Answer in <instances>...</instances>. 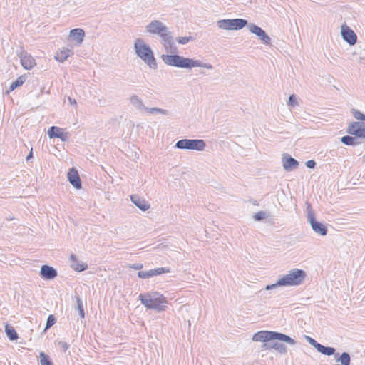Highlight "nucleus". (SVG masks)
<instances>
[{
	"instance_id": "obj_1",
	"label": "nucleus",
	"mask_w": 365,
	"mask_h": 365,
	"mask_svg": "<svg viewBox=\"0 0 365 365\" xmlns=\"http://www.w3.org/2000/svg\"><path fill=\"white\" fill-rule=\"evenodd\" d=\"M163 62L169 66L177 67L185 69H192L195 67H202L208 70L213 69L212 64L204 63L201 61L185 58L178 54H163L161 55Z\"/></svg>"
},
{
	"instance_id": "obj_2",
	"label": "nucleus",
	"mask_w": 365,
	"mask_h": 365,
	"mask_svg": "<svg viewBox=\"0 0 365 365\" xmlns=\"http://www.w3.org/2000/svg\"><path fill=\"white\" fill-rule=\"evenodd\" d=\"M133 49L137 57L142 60L150 69L155 70L158 68L153 51L144 39L141 38H136L133 43Z\"/></svg>"
},
{
	"instance_id": "obj_3",
	"label": "nucleus",
	"mask_w": 365,
	"mask_h": 365,
	"mask_svg": "<svg viewBox=\"0 0 365 365\" xmlns=\"http://www.w3.org/2000/svg\"><path fill=\"white\" fill-rule=\"evenodd\" d=\"M305 277L306 273L304 270L293 269L281 277L276 283L267 285L265 289L272 290L279 287L298 286L302 284Z\"/></svg>"
},
{
	"instance_id": "obj_4",
	"label": "nucleus",
	"mask_w": 365,
	"mask_h": 365,
	"mask_svg": "<svg viewBox=\"0 0 365 365\" xmlns=\"http://www.w3.org/2000/svg\"><path fill=\"white\" fill-rule=\"evenodd\" d=\"M138 298L147 309H154L157 312L164 311L168 303L167 299L157 292L140 294Z\"/></svg>"
},
{
	"instance_id": "obj_5",
	"label": "nucleus",
	"mask_w": 365,
	"mask_h": 365,
	"mask_svg": "<svg viewBox=\"0 0 365 365\" xmlns=\"http://www.w3.org/2000/svg\"><path fill=\"white\" fill-rule=\"evenodd\" d=\"M271 340H279L284 341L289 345H294L296 344L294 339L290 336L276 331H260L255 333L252 337V341H254L266 342Z\"/></svg>"
},
{
	"instance_id": "obj_6",
	"label": "nucleus",
	"mask_w": 365,
	"mask_h": 365,
	"mask_svg": "<svg viewBox=\"0 0 365 365\" xmlns=\"http://www.w3.org/2000/svg\"><path fill=\"white\" fill-rule=\"evenodd\" d=\"M170 31L161 21L154 19L145 26V32L150 35L158 36L161 38Z\"/></svg>"
},
{
	"instance_id": "obj_7",
	"label": "nucleus",
	"mask_w": 365,
	"mask_h": 365,
	"mask_svg": "<svg viewBox=\"0 0 365 365\" xmlns=\"http://www.w3.org/2000/svg\"><path fill=\"white\" fill-rule=\"evenodd\" d=\"M206 146L202 139H182L176 142L175 147L181 150L202 151Z\"/></svg>"
},
{
	"instance_id": "obj_8",
	"label": "nucleus",
	"mask_w": 365,
	"mask_h": 365,
	"mask_svg": "<svg viewBox=\"0 0 365 365\" xmlns=\"http://www.w3.org/2000/svg\"><path fill=\"white\" fill-rule=\"evenodd\" d=\"M307 217L308 222L311 225L312 229L315 233L319 234L322 236H324L327 235V227L322 223L315 220L314 214L310 205H308L307 207Z\"/></svg>"
},
{
	"instance_id": "obj_9",
	"label": "nucleus",
	"mask_w": 365,
	"mask_h": 365,
	"mask_svg": "<svg viewBox=\"0 0 365 365\" xmlns=\"http://www.w3.org/2000/svg\"><path fill=\"white\" fill-rule=\"evenodd\" d=\"M347 133L365 140V123L363 122H352L347 128Z\"/></svg>"
},
{
	"instance_id": "obj_10",
	"label": "nucleus",
	"mask_w": 365,
	"mask_h": 365,
	"mask_svg": "<svg viewBox=\"0 0 365 365\" xmlns=\"http://www.w3.org/2000/svg\"><path fill=\"white\" fill-rule=\"evenodd\" d=\"M341 34L343 39L349 45L352 46L356 43L357 36L354 31L348 26L344 24L341 27Z\"/></svg>"
},
{
	"instance_id": "obj_11",
	"label": "nucleus",
	"mask_w": 365,
	"mask_h": 365,
	"mask_svg": "<svg viewBox=\"0 0 365 365\" xmlns=\"http://www.w3.org/2000/svg\"><path fill=\"white\" fill-rule=\"evenodd\" d=\"M160 42L163 44L166 53H176L177 48L175 46L173 38L171 31L160 38Z\"/></svg>"
},
{
	"instance_id": "obj_12",
	"label": "nucleus",
	"mask_w": 365,
	"mask_h": 365,
	"mask_svg": "<svg viewBox=\"0 0 365 365\" xmlns=\"http://www.w3.org/2000/svg\"><path fill=\"white\" fill-rule=\"evenodd\" d=\"M48 135L50 138H58L62 141H67L69 138L68 133L63 132L62 128L58 127L52 126L48 131Z\"/></svg>"
},
{
	"instance_id": "obj_13",
	"label": "nucleus",
	"mask_w": 365,
	"mask_h": 365,
	"mask_svg": "<svg viewBox=\"0 0 365 365\" xmlns=\"http://www.w3.org/2000/svg\"><path fill=\"white\" fill-rule=\"evenodd\" d=\"M170 272V269L165 267H160V268H156L154 269H150L148 271H140L138 272V276L140 278L142 279H146L153 277L154 276H157L163 273H168Z\"/></svg>"
},
{
	"instance_id": "obj_14",
	"label": "nucleus",
	"mask_w": 365,
	"mask_h": 365,
	"mask_svg": "<svg viewBox=\"0 0 365 365\" xmlns=\"http://www.w3.org/2000/svg\"><path fill=\"white\" fill-rule=\"evenodd\" d=\"M22 66L27 70L31 69L36 65L35 59L26 52L22 51L19 54Z\"/></svg>"
},
{
	"instance_id": "obj_15",
	"label": "nucleus",
	"mask_w": 365,
	"mask_h": 365,
	"mask_svg": "<svg viewBox=\"0 0 365 365\" xmlns=\"http://www.w3.org/2000/svg\"><path fill=\"white\" fill-rule=\"evenodd\" d=\"M67 176L68 181L75 188L80 189L81 187V181L78 173L75 168H73L70 169Z\"/></svg>"
},
{
	"instance_id": "obj_16",
	"label": "nucleus",
	"mask_w": 365,
	"mask_h": 365,
	"mask_svg": "<svg viewBox=\"0 0 365 365\" xmlns=\"http://www.w3.org/2000/svg\"><path fill=\"white\" fill-rule=\"evenodd\" d=\"M40 275L46 279H53L57 276L56 270L48 265H43L41 268Z\"/></svg>"
},
{
	"instance_id": "obj_17",
	"label": "nucleus",
	"mask_w": 365,
	"mask_h": 365,
	"mask_svg": "<svg viewBox=\"0 0 365 365\" xmlns=\"http://www.w3.org/2000/svg\"><path fill=\"white\" fill-rule=\"evenodd\" d=\"M132 202L142 211H146L150 208V204L143 198L137 195L130 196Z\"/></svg>"
},
{
	"instance_id": "obj_18",
	"label": "nucleus",
	"mask_w": 365,
	"mask_h": 365,
	"mask_svg": "<svg viewBox=\"0 0 365 365\" xmlns=\"http://www.w3.org/2000/svg\"><path fill=\"white\" fill-rule=\"evenodd\" d=\"M283 168L287 171H291L298 166V162L294 158L289 155H284L282 158Z\"/></svg>"
},
{
	"instance_id": "obj_19",
	"label": "nucleus",
	"mask_w": 365,
	"mask_h": 365,
	"mask_svg": "<svg viewBox=\"0 0 365 365\" xmlns=\"http://www.w3.org/2000/svg\"><path fill=\"white\" fill-rule=\"evenodd\" d=\"M71 267L77 272H82L87 269L88 265L86 263L79 261L75 255H71L70 257Z\"/></svg>"
},
{
	"instance_id": "obj_20",
	"label": "nucleus",
	"mask_w": 365,
	"mask_h": 365,
	"mask_svg": "<svg viewBox=\"0 0 365 365\" xmlns=\"http://www.w3.org/2000/svg\"><path fill=\"white\" fill-rule=\"evenodd\" d=\"M69 36L80 44L83 41L85 32L81 29H73L71 30Z\"/></svg>"
},
{
	"instance_id": "obj_21",
	"label": "nucleus",
	"mask_w": 365,
	"mask_h": 365,
	"mask_svg": "<svg viewBox=\"0 0 365 365\" xmlns=\"http://www.w3.org/2000/svg\"><path fill=\"white\" fill-rule=\"evenodd\" d=\"M130 104L139 110H144L145 106L144 105L143 100L135 94H133L129 98Z\"/></svg>"
},
{
	"instance_id": "obj_22",
	"label": "nucleus",
	"mask_w": 365,
	"mask_h": 365,
	"mask_svg": "<svg viewBox=\"0 0 365 365\" xmlns=\"http://www.w3.org/2000/svg\"><path fill=\"white\" fill-rule=\"evenodd\" d=\"M73 54V51L68 48H63L60 53L56 56V59L60 62L65 61L71 55Z\"/></svg>"
},
{
	"instance_id": "obj_23",
	"label": "nucleus",
	"mask_w": 365,
	"mask_h": 365,
	"mask_svg": "<svg viewBox=\"0 0 365 365\" xmlns=\"http://www.w3.org/2000/svg\"><path fill=\"white\" fill-rule=\"evenodd\" d=\"M232 30H238L247 25V21L242 19H230Z\"/></svg>"
},
{
	"instance_id": "obj_24",
	"label": "nucleus",
	"mask_w": 365,
	"mask_h": 365,
	"mask_svg": "<svg viewBox=\"0 0 365 365\" xmlns=\"http://www.w3.org/2000/svg\"><path fill=\"white\" fill-rule=\"evenodd\" d=\"M359 138L345 135L341 138V142L346 145H356L361 143Z\"/></svg>"
},
{
	"instance_id": "obj_25",
	"label": "nucleus",
	"mask_w": 365,
	"mask_h": 365,
	"mask_svg": "<svg viewBox=\"0 0 365 365\" xmlns=\"http://www.w3.org/2000/svg\"><path fill=\"white\" fill-rule=\"evenodd\" d=\"M339 356V354H335V359L337 362L341 363V365H349L351 359L350 355L347 352H344L341 354V355L336 358V356Z\"/></svg>"
},
{
	"instance_id": "obj_26",
	"label": "nucleus",
	"mask_w": 365,
	"mask_h": 365,
	"mask_svg": "<svg viewBox=\"0 0 365 365\" xmlns=\"http://www.w3.org/2000/svg\"><path fill=\"white\" fill-rule=\"evenodd\" d=\"M5 331L8 336V338L11 340H16L18 339V334L13 327L9 325H6Z\"/></svg>"
},
{
	"instance_id": "obj_27",
	"label": "nucleus",
	"mask_w": 365,
	"mask_h": 365,
	"mask_svg": "<svg viewBox=\"0 0 365 365\" xmlns=\"http://www.w3.org/2000/svg\"><path fill=\"white\" fill-rule=\"evenodd\" d=\"M319 352L324 354V355H327V356H331V355H333L335 353V349L333 348V347H327V346H324L322 344H319V346L317 347V349Z\"/></svg>"
},
{
	"instance_id": "obj_28",
	"label": "nucleus",
	"mask_w": 365,
	"mask_h": 365,
	"mask_svg": "<svg viewBox=\"0 0 365 365\" xmlns=\"http://www.w3.org/2000/svg\"><path fill=\"white\" fill-rule=\"evenodd\" d=\"M217 25L220 29L225 30H232L230 19H222L217 21Z\"/></svg>"
},
{
	"instance_id": "obj_29",
	"label": "nucleus",
	"mask_w": 365,
	"mask_h": 365,
	"mask_svg": "<svg viewBox=\"0 0 365 365\" xmlns=\"http://www.w3.org/2000/svg\"><path fill=\"white\" fill-rule=\"evenodd\" d=\"M148 113H158L167 115L169 114L168 110L165 109L158 108H148L145 106L144 110Z\"/></svg>"
},
{
	"instance_id": "obj_30",
	"label": "nucleus",
	"mask_w": 365,
	"mask_h": 365,
	"mask_svg": "<svg viewBox=\"0 0 365 365\" xmlns=\"http://www.w3.org/2000/svg\"><path fill=\"white\" fill-rule=\"evenodd\" d=\"M259 40L264 44L269 45L271 43L270 37L262 29V31L257 35Z\"/></svg>"
},
{
	"instance_id": "obj_31",
	"label": "nucleus",
	"mask_w": 365,
	"mask_h": 365,
	"mask_svg": "<svg viewBox=\"0 0 365 365\" xmlns=\"http://www.w3.org/2000/svg\"><path fill=\"white\" fill-rule=\"evenodd\" d=\"M76 308L78 310L80 317L81 318H84L85 312L83 309V304L79 297H76Z\"/></svg>"
},
{
	"instance_id": "obj_32",
	"label": "nucleus",
	"mask_w": 365,
	"mask_h": 365,
	"mask_svg": "<svg viewBox=\"0 0 365 365\" xmlns=\"http://www.w3.org/2000/svg\"><path fill=\"white\" fill-rule=\"evenodd\" d=\"M351 113L355 119L361 120V121H365V115L364 113H362L361 111H359V110L352 108L351 110Z\"/></svg>"
},
{
	"instance_id": "obj_33",
	"label": "nucleus",
	"mask_w": 365,
	"mask_h": 365,
	"mask_svg": "<svg viewBox=\"0 0 365 365\" xmlns=\"http://www.w3.org/2000/svg\"><path fill=\"white\" fill-rule=\"evenodd\" d=\"M24 81L22 77H19L16 81L11 83L9 92L13 91L15 90L17 87L21 86L24 83Z\"/></svg>"
},
{
	"instance_id": "obj_34",
	"label": "nucleus",
	"mask_w": 365,
	"mask_h": 365,
	"mask_svg": "<svg viewBox=\"0 0 365 365\" xmlns=\"http://www.w3.org/2000/svg\"><path fill=\"white\" fill-rule=\"evenodd\" d=\"M269 217V214L264 211H259L255 213L253 218L255 221H260L267 219Z\"/></svg>"
},
{
	"instance_id": "obj_35",
	"label": "nucleus",
	"mask_w": 365,
	"mask_h": 365,
	"mask_svg": "<svg viewBox=\"0 0 365 365\" xmlns=\"http://www.w3.org/2000/svg\"><path fill=\"white\" fill-rule=\"evenodd\" d=\"M41 365H53L49 360L48 356L43 352H41L39 355Z\"/></svg>"
},
{
	"instance_id": "obj_36",
	"label": "nucleus",
	"mask_w": 365,
	"mask_h": 365,
	"mask_svg": "<svg viewBox=\"0 0 365 365\" xmlns=\"http://www.w3.org/2000/svg\"><path fill=\"white\" fill-rule=\"evenodd\" d=\"M271 347L279 351L280 354H285L287 352L286 346L280 343H274Z\"/></svg>"
},
{
	"instance_id": "obj_37",
	"label": "nucleus",
	"mask_w": 365,
	"mask_h": 365,
	"mask_svg": "<svg viewBox=\"0 0 365 365\" xmlns=\"http://www.w3.org/2000/svg\"><path fill=\"white\" fill-rule=\"evenodd\" d=\"M247 28L251 33L255 34L257 36L262 30L260 27L254 24H248Z\"/></svg>"
},
{
	"instance_id": "obj_38",
	"label": "nucleus",
	"mask_w": 365,
	"mask_h": 365,
	"mask_svg": "<svg viewBox=\"0 0 365 365\" xmlns=\"http://www.w3.org/2000/svg\"><path fill=\"white\" fill-rule=\"evenodd\" d=\"M247 28L251 33L255 34L257 36L262 30L260 27L254 24H248Z\"/></svg>"
},
{
	"instance_id": "obj_39",
	"label": "nucleus",
	"mask_w": 365,
	"mask_h": 365,
	"mask_svg": "<svg viewBox=\"0 0 365 365\" xmlns=\"http://www.w3.org/2000/svg\"><path fill=\"white\" fill-rule=\"evenodd\" d=\"M56 318L54 317V316L49 315L47 319L46 325L44 329V331H46L48 329H49L51 327H52L56 323Z\"/></svg>"
},
{
	"instance_id": "obj_40",
	"label": "nucleus",
	"mask_w": 365,
	"mask_h": 365,
	"mask_svg": "<svg viewBox=\"0 0 365 365\" xmlns=\"http://www.w3.org/2000/svg\"><path fill=\"white\" fill-rule=\"evenodd\" d=\"M192 40V38L191 36H183V37H178L176 38V41L178 43L185 45Z\"/></svg>"
},
{
	"instance_id": "obj_41",
	"label": "nucleus",
	"mask_w": 365,
	"mask_h": 365,
	"mask_svg": "<svg viewBox=\"0 0 365 365\" xmlns=\"http://www.w3.org/2000/svg\"><path fill=\"white\" fill-rule=\"evenodd\" d=\"M288 106H292V107L298 106V101L297 100L296 96L294 94L291 95L289 97Z\"/></svg>"
},
{
	"instance_id": "obj_42",
	"label": "nucleus",
	"mask_w": 365,
	"mask_h": 365,
	"mask_svg": "<svg viewBox=\"0 0 365 365\" xmlns=\"http://www.w3.org/2000/svg\"><path fill=\"white\" fill-rule=\"evenodd\" d=\"M306 339H307V341L309 342V344H311L316 349H317V347L320 344L319 343H318L316 340H314V339H312V337H309V336H306Z\"/></svg>"
},
{
	"instance_id": "obj_43",
	"label": "nucleus",
	"mask_w": 365,
	"mask_h": 365,
	"mask_svg": "<svg viewBox=\"0 0 365 365\" xmlns=\"http://www.w3.org/2000/svg\"><path fill=\"white\" fill-rule=\"evenodd\" d=\"M58 346L62 349L63 352H66L69 348V345L63 341H58Z\"/></svg>"
},
{
	"instance_id": "obj_44",
	"label": "nucleus",
	"mask_w": 365,
	"mask_h": 365,
	"mask_svg": "<svg viewBox=\"0 0 365 365\" xmlns=\"http://www.w3.org/2000/svg\"><path fill=\"white\" fill-rule=\"evenodd\" d=\"M128 267L133 269L140 270L143 268V264L141 263H136L133 264H130Z\"/></svg>"
},
{
	"instance_id": "obj_45",
	"label": "nucleus",
	"mask_w": 365,
	"mask_h": 365,
	"mask_svg": "<svg viewBox=\"0 0 365 365\" xmlns=\"http://www.w3.org/2000/svg\"><path fill=\"white\" fill-rule=\"evenodd\" d=\"M316 165L315 161L310 160L306 162V166L309 168H314Z\"/></svg>"
},
{
	"instance_id": "obj_46",
	"label": "nucleus",
	"mask_w": 365,
	"mask_h": 365,
	"mask_svg": "<svg viewBox=\"0 0 365 365\" xmlns=\"http://www.w3.org/2000/svg\"><path fill=\"white\" fill-rule=\"evenodd\" d=\"M68 101L71 105H76V101L73 98H71V97H68Z\"/></svg>"
},
{
	"instance_id": "obj_47",
	"label": "nucleus",
	"mask_w": 365,
	"mask_h": 365,
	"mask_svg": "<svg viewBox=\"0 0 365 365\" xmlns=\"http://www.w3.org/2000/svg\"><path fill=\"white\" fill-rule=\"evenodd\" d=\"M33 157L32 150L29 153V154L26 157V160H29Z\"/></svg>"
},
{
	"instance_id": "obj_48",
	"label": "nucleus",
	"mask_w": 365,
	"mask_h": 365,
	"mask_svg": "<svg viewBox=\"0 0 365 365\" xmlns=\"http://www.w3.org/2000/svg\"><path fill=\"white\" fill-rule=\"evenodd\" d=\"M364 161L365 162V155L364 156Z\"/></svg>"
}]
</instances>
